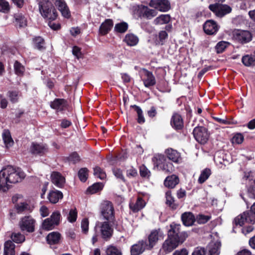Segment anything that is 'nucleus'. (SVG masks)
<instances>
[{
    "instance_id": "f257e3e1",
    "label": "nucleus",
    "mask_w": 255,
    "mask_h": 255,
    "mask_svg": "<svg viewBox=\"0 0 255 255\" xmlns=\"http://www.w3.org/2000/svg\"><path fill=\"white\" fill-rule=\"evenodd\" d=\"M25 176V173L19 168L7 166L0 171V189L6 192L12 184L20 182Z\"/></svg>"
},
{
    "instance_id": "f03ea898",
    "label": "nucleus",
    "mask_w": 255,
    "mask_h": 255,
    "mask_svg": "<svg viewBox=\"0 0 255 255\" xmlns=\"http://www.w3.org/2000/svg\"><path fill=\"white\" fill-rule=\"evenodd\" d=\"M235 223L240 226L245 223H255V202L251 206L250 210L244 212L235 219Z\"/></svg>"
},
{
    "instance_id": "7ed1b4c3",
    "label": "nucleus",
    "mask_w": 255,
    "mask_h": 255,
    "mask_svg": "<svg viewBox=\"0 0 255 255\" xmlns=\"http://www.w3.org/2000/svg\"><path fill=\"white\" fill-rule=\"evenodd\" d=\"M39 10L42 15L47 19L54 20L57 16V12L49 1H42L39 3Z\"/></svg>"
},
{
    "instance_id": "20e7f679",
    "label": "nucleus",
    "mask_w": 255,
    "mask_h": 255,
    "mask_svg": "<svg viewBox=\"0 0 255 255\" xmlns=\"http://www.w3.org/2000/svg\"><path fill=\"white\" fill-rule=\"evenodd\" d=\"M100 212L103 219L113 223L115 220V210L113 204L109 201H103L101 205Z\"/></svg>"
},
{
    "instance_id": "39448f33",
    "label": "nucleus",
    "mask_w": 255,
    "mask_h": 255,
    "mask_svg": "<svg viewBox=\"0 0 255 255\" xmlns=\"http://www.w3.org/2000/svg\"><path fill=\"white\" fill-rule=\"evenodd\" d=\"M186 236V235L183 233L180 235L179 240L168 236V238L162 245L163 250L167 253L171 252L185 241Z\"/></svg>"
},
{
    "instance_id": "423d86ee",
    "label": "nucleus",
    "mask_w": 255,
    "mask_h": 255,
    "mask_svg": "<svg viewBox=\"0 0 255 255\" xmlns=\"http://www.w3.org/2000/svg\"><path fill=\"white\" fill-rule=\"evenodd\" d=\"M209 8L215 14L220 17H222L227 14L230 13L232 8L227 4H223L218 2L209 5Z\"/></svg>"
},
{
    "instance_id": "0eeeda50",
    "label": "nucleus",
    "mask_w": 255,
    "mask_h": 255,
    "mask_svg": "<svg viewBox=\"0 0 255 255\" xmlns=\"http://www.w3.org/2000/svg\"><path fill=\"white\" fill-rule=\"evenodd\" d=\"M61 215L59 211L54 212L50 218L46 219L42 223V228L46 230H52L55 226L58 225L60 220Z\"/></svg>"
},
{
    "instance_id": "6e6552de",
    "label": "nucleus",
    "mask_w": 255,
    "mask_h": 255,
    "mask_svg": "<svg viewBox=\"0 0 255 255\" xmlns=\"http://www.w3.org/2000/svg\"><path fill=\"white\" fill-rule=\"evenodd\" d=\"M95 230L96 232L99 230L102 238L105 240L111 238L113 233V229L109 224V222H98L97 223Z\"/></svg>"
},
{
    "instance_id": "1a4fd4ad",
    "label": "nucleus",
    "mask_w": 255,
    "mask_h": 255,
    "mask_svg": "<svg viewBox=\"0 0 255 255\" xmlns=\"http://www.w3.org/2000/svg\"><path fill=\"white\" fill-rule=\"evenodd\" d=\"M35 220L31 216H25L21 219L19 225L22 231L32 233L35 230Z\"/></svg>"
},
{
    "instance_id": "9d476101",
    "label": "nucleus",
    "mask_w": 255,
    "mask_h": 255,
    "mask_svg": "<svg viewBox=\"0 0 255 255\" xmlns=\"http://www.w3.org/2000/svg\"><path fill=\"white\" fill-rule=\"evenodd\" d=\"M195 139L201 144L205 143L209 137L206 128L204 127H196L193 131Z\"/></svg>"
},
{
    "instance_id": "9b49d317",
    "label": "nucleus",
    "mask_w": 255,
    "mask_h": 255,
    "mask_svg": "<svg viewBox=\"0 0 255 255\" xmlns=\"http://www.w3.org/2000/svg\"><path fill=\"white\" fill-rule=\"evenodd\" d=\"M233 38L240 43H246L252 40V35L249 31L237 30L233 32Z\"/></svg>"
},
{
    "instance_id": "f8f14e48",
    "label": "nucleus",
    "mask_w": 255,
    "mask_h": 255,
    "mask_svg": "<svg viewBox=\"0 0 255 255\" xmlns=\"http://www.w3.org/2000/svg\"><path fill=\"white\" fill-rule=\"evenodd\" d=\"M164 235L160 229L152 231L148 236V248L151 249L157 243L158 240L162 239Z\"/></svg>"
},
{
    "instance_id": "ddd939ff",
    "label": "nucleus",
    "mask_w": 255,
    "mask_h": 255,
    "mask_svg": "<svg viewBox=\"0 0 255 255\" xmlns=\"http://www.w3.org/2000/svg\"><path fill=\"white\" fill-rule=\"evenodd\" d=\"M30 151L33 154L43 155L48 151V148L45 144L32 142L30 147Z\"/></svg>"
},
{
    "instance_id": "4468645a",
    "label": "nucleus",
    "mask_w": 255,
    "mask_h": 255,
    "mask_svg": "<svg viewBox=\"0 0 255 255\" xmlns=\"http://www.w3.org/2000/svg\"><path fill=\"white\" fill-rule=\"evenodd\" d=\"M137 13L140 17L151 19L157 15V12L154 9H151L143 5L138 6Z\"/></svg>"
},
{
    "instance_id": "2eb2a0df",
    "label": "nucleus",
    "mask_w": 255,
    "mask_h": 255,
    "mask_svg": "<svg viewBox=\"0 0 255 255\" xmlns=\"http://www.w3.org/2000/svg\"><path fill=\"white\" fill-rule=\"evenodd\" d=\"M149 5L161 11H167L170 7L168 0H151Z\"/></svg>"
},
{
    "instance_id": "dca6fc26",
    "label": "nucleus",
    "mask_w": 255,
    "mask_h": 255,
    "mask_svg": "<svg viewBox=\"0 0 255 255\" xmlns=\"http://www.w3.org/2000/svg\"><path fill=\"white\" fill-rule=\"evenodd\" d=\"M146 249H150L148 248V244L146 242L144 241H139L137 244L131 246L130 249L131 255H139Z\"/></svg>"
},
{
    "instance_id": "f3484780",
    "label": "nucleus",
    "mask_w": 255,
    "mask_h": 255,
    "mask_svg": "<svg viewBox=\"0 0 255 255\" xmlns=\"http://www.w3.org/2000/svg\"><path fill=\"white\" fill-rule=\"evenodd\" d=\"M170 229L168 231V236L179 240L180 235L184 233L186 235V239L188 237V234L186 232H180V225L172 223L170 225Z\"/></svg>"
},
{
    "instance_id": "a211bd4d",
    "label": "nucleus",
    "mask_w": 255,
    "mask_h": 255,
    "mask_svg": "<svg viewBox=\"0 0 255 255\" xmlns=\"http://www.w3.org/2000/svg\"><path fill=\"white\" fill-rule=\"evenodd\" d=\"M143 76L142 78L143 84L146 87H149L154 86L156 81L153 74L146 69L143 70Z\"/></svg>"
},
{
    "instance_id": "6ab92c4d",
    "label": "nucleus",
    "mask_w": 255,
    "mask_h": 255,
    "mask_svg": "<svg viewBox=\"0 0 255 255\" xmlns=\"http://www.w3.org/2000/svg\"><path fill=\"white\" fill-rule=\"evenodd\" d=\"M203 28L206 33L212 35L217 32L219 27L215 21L213 20H208L205 23Z\"/></svg>"
},
{
    "instance_id": "aec40b11",
    "label": "nucleus",
    "mask_w": 255,
    "mask_h": 255,
    "mask_svg": "<svg viewBox=\"0 0 255 255\" xmlns=\"http://www.w3.org/2000/svg\"><path fill=\"white\" fill-rule=\"evenodd\" d=\"M54 4L58 7L63 16L66 18L69 17L70 15L69 10L64 0H55Z\"/></svg>"
},
{
    "instance_id": "412c9836",
    "label": "nucleus",
    "mask_w": 255,
    "mask_h": 255,
    "mask_svg": "<svg viewBox=\"0 0 255 255\" xmlns=\"http://www.w3.org/2000/svg\"><path fill=\"white\" fill-rule=\"evenodd\" d=\"M113 21L111 19H107L103 22L99 28V32L102 35L107 34L113 26Z\"/></svg>"
},
{
    "instance_id": "4be33fe9",
    "label": "nucleus",
    "mask_w": 255,
    "mask_h": 255,
    "mask_svg": "<svg viewBox=\"0 0 255 255\" xmlns=\"http://www.w3.org/2000/svg\"><path fill=\"white\" fill-rule=\"evenodd\" d=\"M52 183L58 187H62L65 183V178L58 172H53L51 175Z\"/></svg>"
},
{
    "instance_id": "5701e85b",
    "label": "nucleus",
    "mask_w": 255,
    "mask_h": 255,
    "mask_svg": "<svg viewBox=\"0 0 255 255\" xmlns=\"http://www.w3.org/2000/svg\"><path fill=\"white\" fill-rule=\"evenodd\" d=\"M165 152L168 158L175 163H179L181 160L180 153L176 150L168 148Z\"/></svg>"
},
{
    "instance_id": "b1692460",
    "label": "nucleus",
    "mask_w": 255,
    "mask_h": 255,
    "mask_svg": "<svg viewBox=\"0 0 255 255\" xmlns=\"http://www.w3.org/2000/svg\"><path fill=\"white\" fill-rule=\"evenodd\" d=\"M181 219L183 224L186 226H192L196 219L191 212H185L182 214Z\"/></svg>"
},
{
    "instance_id": "393cba45",
    "label": "nucleus",
    "mask_w": 255,
    "mask_h": 255,
    "mask_svg": "<svg viewBox=\"0 0 255 255\" xmlns=\"http://www.w3.org/2000/svg\"><path fill=\"white\" fill-rule=\"evenodd\" d=\"M66 106V101L63 99H56L50 104V107L58 111L64 110Z\"/></svg>"
},
{
    "instance_id": "a878e982",
    "label": "nucleus",
    "mask_w": 255,
    "mask_h": 255,
    "mask_svg": "<svg viewBox=\"0 0 255 255\" xmlns=\"http://www.w3.org/2000/svg\"><path fill=\"white\" fill-rule=\"evenodd\" d=\"M171 125L176 129H181L183 126V120L181 116L178 114H174L171 120Z\"/></svg>"
},
{
    "instance_id": "bb28decb",
    "label": "nucleus",
    "mask_w": 255,
    "mask_h": 255,
    "mask_svg": "<svg viewBox=\"0 0 255 255\" xmlns=\"http://www.w3.org/2000/svg\"><path fill=\"white\" fill-rule=\"evenodd\" d=\"M62 198V193L58 190L51 191L48 195V199L49 202L52 204L57 203L59 200L61 199Z\"/></svg>"
},
{
    "instance_id": "cd10ccee",
    "label": "nucleus",
    "mask_w": 255,
    "mask_h": 255,
    "mask_svg": "<svg viewBox=\"0 0 255 255\" xmlns=\"http://www.w3.org/2000/svg\"><path fill=\"white\" fill-rule=\"evenodd\" d=\"M152 161L155 167L160 169L165 163L166 159L163 154H155L152 158Z\"/></svg>"
},
{
    "instance_id": "c85d7f7f",
    "label": "nucleus",
    "mask_w": 255,
    "mask_h": 255,
    "mask_svg": "<svg viewBox=\"0 0 255 255\" xmlns=\"http://www.w3.org/2000/svg\"><path fill=\"white\" fill-rule=\"evenodd\" d=\"M179 182V179L175 175L168 176L164 180V184L166 187L169 188H174Z\"/></svg>"
},
{
    "instance_id": "c756f323",
    "label": "nucleus",
    "mask_w": 255,
    "mask_h": 255,
    "mask_svg": "<svg viewBox=\"0 0 255 255\" xmlns=\"http://www.w3.org/2000/svg\"><path fill=\"white\" fill-rule=\"evenodd\" d=\"M124 41L128 45L134 46L138 43L139 39L135 35L132 33H128L126 34Z\"/></svg>"
},
{
    "instance_id": "7c9ffc66",
    "label": "nucleus",
    "mask_w": 255,
    "mask_h": 255,
    "mask_svg": "<svg viewBox=\"0 0 255 255\" xmlns=\"http://www.w3.org/2000/svg\"><path fill=\"white\" fill-rule=\"evenodd\" d=\"M145 205V202L141 198L138 197L135 203H130V209L134 212H137L142 209Z\"/></svg>"
},
{
    "instance_id": "2f4dec72",
    "label": "nucleus",
    "mask_w": 255,
    "mask_h": 255,
    "mask_svg": "<svg viewBox=\"0 0 255 255\" xmlns=\"http://www.w3.org/2000/svg\"><path fill=\"white\" fill-rule=\"evenodd\" d=\"M15 245L11 241H6L4 246L3 255H15Z\"/></svg>"
},
{
    "instance_id": "473e14b6",
    "label": "nucleus",
    "mask_w": 255,
    "mask_h": 255,
    "mask_svg": "<svg viewBox=\"0 0 255 255\" xmlns=\"http://www.w3.org/2000/svg\"><path fill=\"white\" fill-rule=\"evenodd\" d=\"M16 211L18 213H26L31 212L32 210V208L28 204L25 203H20L16 206Z\"/></svg>"
},
{
    "instance_id": "72a5a7b5",
    "label": "nucleus",
    "mask_w": 255,
    "mask_h": 255,
    "mask_svg": "<svg viewBox=\"0 0 255 255\" xmlns=\"http://www.w3.org/2000/svg\"><path fill=\"white\" fill-rule=\"evenodd\" d=\"M170 18L169 14H161L154 20V23L156 25L166 24L170 21Z\"/></svg>"
},
{
    "instance_id": "f704fd0d",
    "label": "nucleus",
    "mask_w": 255,
    "mask_h": 255,
    "mask_svg": "<svg viewBox=\"0 0 255 255\" xmlns=\"http://www.w3.org/2000/svg\"><path fill=\"white\" fill-rule=\"evenodd\" d=\"M60 239V234L57 232H52L47 236V241L50 244L58 243Z\"/></svg>"
},
{
    "instance_id": "c9c22d12",
    "label": "nucleus",
    "mask_w": 255,
    "mask_h": 255,
    "mask_svg": "<svg viewBox=\"0 0 255 255\" xmlns=\"http://www.w3.org/2000/svg\"><path fill=\"white\" fill-rule=\"evenodd\" d=\"M2 138L6 147L11 146L13 141L11 137L10 133L8 130H4L2 133Z\"/></svg>"
},
{
    "instance_id": "e433bc0d",
    "label": "nucleus",
    "mask_w": 255,
    "mask_h": 255,
    "mask_svg": "<svg viewBox=\"0 0 255 255\" xmlns=\"http://www.w3.org/2000/svg\"><path fill=\"white\" fill-rule=\"evenodd\" d=\"M221 246V243L219 242H216L213 245H211L209 255H219Z\"/></svg>"
},
{
    "instance_id": "4c0bfd02",
    "label": "nucleus",
    "mask_w": 255,
    "mask_h": 255,
    "mask_svg": "<svg viewBox=\"0 0 255 255\" xmlns=\"http://www.w3.org/2000/svg\"><path fill=\"white\" fill-rule=\"evenodd\" d=\"M128 24L126 22H122L116 24L114 30L119 33H125L128 28Z\"/></svg>"
},
{
    "instance_id": "58836bf2",
    "label": "nucleus",
    "mask_w": 255,
    "mask_h": 255,
    "mask_svg": "<svg viewBox=\"0 0 255 255\" xmlns=\"http://www.w3.org/2000/svg\"><path fill=\"white\" fill-rule=\"evenodd\" d=\"M211 173V170L209 168L203 170L198 178V182L200 184L204 183L209 178Z\"/></svg>"
},
{
    "instance_id": "ea45409f",
    "label": "nucleus",
    "mask_w": 255,
    "mask_h": 255,
    "mask_svg": "<svg viewBox=\"0 0 255 255\" xmlns=\"http://www.w3.org/2000/svg\"><path fill=\"white\" fill-rule=\"evenodd\" d=\"M131 107L134 108V110L137 113L138 116L137 122L139 124L144 123L145 122V119L143 115V112L141 109L139 107L135 105L131 106Z\"/></svg>"
},
{
    "instance_id": "a19ab883",
    "label": "nucleus",
    "mask_w": 255,
    "mask_h": 255,
    "mask_svg": "<svg viewBox=\"0 0 255 255\" xmlns=\"http://www.w3.org/2000/svg\"><path fill=\"white\" fill-rule=\"evenodd\" d=\"M94 175L95 177L101 180L104 179L106 177L105 172L98 166H96L94 168Z\"/></svg>"
},
{
    "instance_id": "79ce46f5",
    "label": "nucleus",
    "mask_w": 255,
    "mask_h": 255,
    "mask_svg": "<svg viewBox=\"0 0 255 255\" xmlns=\"http://www.w3.org/2000/svg\"><path fill=\"white\" fill-rule=\"evenodd\" d=\"M106 255H122L121 251L113 246H109L106 250Z\"/></svg>"
},
{
    "instance_id": "37998d69",
    "label": "nucleus",
    "mask_w": 255,
    "mask_h": 255,
    "mask_svg": "<svg viewBox=\"0 0 255 255\" xmlns=\"http://www.w3.org/2000/svg\"><path fill=\"white\" fill-rule=\"evenodd\" d=\"M103 185L101 183H96L89 187L87 191L91 194H94L102 189Z\"/></svg>"
},
{
    "instance_id": "c03bdc74",
    "label": "nucleus",
    "mask_w": 255,
    "mask_h": 255,
    "mask_svg": "<svg viewBox=\"0 0 255 255\" xmlns=\"http://www.w3.org/2000/svg\"><path fill=\"white\" fill-rule=\"evenodd\" d=\"M230 43L225 41L219 42L215 48L218 53H222L225 49L229 45Z\"/></svg>"
},
{
    "instance_id": "a18cd8bd",
    "label": "nucleus",
    "mask_w": 255,
    "mask_h": 255,
    "mask_svg": "<svg viewBox=\"0 0 255 255\" xmlns=\"http://www.w3.org/2000/svg\"><path fill=\"white\" fill-rule=\"evenodd\" d=\"M11 238L16 243H21L25 241V237L19 233H12Z\"/></svg>"
},
{
    "instance_id": "49530a36",
    "label": "nucleus",
    "mask_w": 255,
    "mask_h": 255,
    "mask_svg": "<svg viewBox=\"0 0 255 255\" xmlns=\"http://www.w3.org/2000/svg\"><path fill=\"white\" fill-rule=\"evenodd\" d=\"M33 42L35 48L39 50L45 48L44 40L41 37H37L34 38Z\"/></svg>"
},
{
    "instance_id": "de8ad7c7",
    "label": "nucleus",
    "mask_w": 255,
    "mask_h": 255,
    "mask_svg": "<svg viewBox=\"0 0 255 255\" xmlns=\"http://www.w3.org/2000/svg\"><path fill=\"white\" fill-rule=\"evenodd\" d=\"M7 96L9 97V100L12 103L18 102L19 93L18 91H9L7 92Z\"/></svg>"
},
{
    "instance_id": "09e8293b",
    "label": "nucleus",
    "mask_w": 255,
    "mask_h": 255,
    "mask_svg": "<svg viewBox=\"0 0 255 255\" xmlns=\"http://www.w3.org/2000/svg\"><path fill=\"white\" fill-rule=\"evenodd\" d=\"M158 40L157 41V44L163 45L168 37V34L164 30L160 31L158 33Z\"/></svg>"
},
{
    "instance_id": "8fccbe9b",
    "label": "nucleus",
    "mask_w": 255,
    "mask_h": 255,
    "mask_svg": "<svg viewBox=\"0 0 255 255\" xmlns=\"http://www.w3.org/2000/svg\"><path fill=\"white\" fill-rule=\"evenodd\" d=\"M211 217L210 215H204L203 214H199L195 218L197 222L199 224H203L206 223L210 219Z\"/></svg>"
},
{
    "instance_id": "3c124183",
    "label": "nucleus",
    "mask_w": 255,
    "mask_h": 255,
    "mask_svg": "<svg viewBox=\"0 0 255 255\" xmlns=\"http://www.w3.org/2000/svg\"><path fill=\"white\" fill-rule=\"evenodd\" d=\"M14 69L16 74L18 75H22L25 70L24 66L17 61L14 64Z\"/></svg>"
},
{
    "instance_id": "603ef678",
    "label": "nucleus",
    "mask_w": 255,
    "mask_h": 255,
    "mask_svg": "<svg viewBox=\"0 0 255 255\" xmlns=\"http://www.w3.org/2000/svg\"><path fill=\"white\" fill-rule=\"evenodd\" d=\"M88 170L86 168H81L78 172V176L80 180L85 182L88 178Z\"/></svg>"
},
{
    "instance_id": "864d4df0",
    "label": "nucleus",
    "mask_w": 255,
    "mask_h": 255,
    "mask_svg": "<svg viewBox=\"0 0 255 255\" xmlns=\"http://www.w3.org/2000/svg\"><path fill=\"white\" fill-rule=\"evenodd\" d=\"M10 9L8 2L5 0H0V12L7 13Z\"/></svg>"
},
{
    "instance_id": "5fc2aeb1",
    "label": "nucleus",
    "mask_w": 255,
    "mask_h": 255,
    "mask_svg": "<svg viewBox=\"0 0 255 255\" xmlns=\"http://www.w3.org/2000/svg\"><path fill=\"white\" fill-rule=\"evenodd\" d=\"M255 59L254 57L246 55L242 58V62L246 66H250L254 64Z\"/></svg>"
},
{
    "instance_id": "6e6d98bb",
    "label": "nucleus",
    "mask_w": 255,
    "mask_h": 255,
    "mask_svg": "<svg viewBox=\"0 0 255 255\" xmlns=\"http://www.w3.org/2000/svg\"><path fill=\"white\" fill-rule=\"evenodd\" d=\"M165 173H170L174 171V168L173 164L171 163L167 162L164 163L160 168Z\"/></svg>"
},
{
    "instance_id": "4d7b16f0",
    "label": "nucleus",
    "mask_w": 255,
    "mask_h": 255,
    "mask_svg": "<svg viewBox=\"0 0 255 255\" xmlns=\"http://www.w3.org/2000/svg\"><path fill=\"white\" fill-rule=\"evenodd\" d=\"M214 161L216 164L219 166L220 167H222L223 165H226V162L227 163L228 161L225 160L224 159L223 156L221 155H216L214 157Z\"/></svg>"
},
{
    "instance_id": "13d9d810",
    "label": "nucleus",
    "mask_w": 255,
    "mask_h": 255,
    "mask_svg": "<svg viewBox=\"0 0 255 255\" xmlns=\"http://www.w3.org/2000/svg\"><path fill=\"white\" fill-rule=\"evenodd\" d=\"M77 217V212L76 211V209H71L69 211V215L68 216L67 219L68 220L71 222L73 223L76 221Z\"/></svg>"
},
{
    "instance_id": "bf43d9fd",
    "label": "nucleus",
    "mask_w": 255,
    "mask_h": 255,
    "mask_svg": "<svg viewBox=\"0 0 255 255\" xmlns=\"http://www.w3.org/2000/svg\"><path fill=\"white\" fill-rule=\"evenodd\" d=\"M166 199L167 204L171 207L172 208H175V206L174 204V199L172 197L171 192L170 191L167 192L166 193Z\"/></svg>"
},
{
    "instance_id": "052dcab7",
    "label": "nucleus",
    "mask_w": 255,
    "mask_h": 255,
    "mask_svg": "<svg viewBox=\"0 0 255 255\" xmlns=\"http://www.w3.org/2000/svg\"><path fill=\"white\" fill-rule=\"evenodd\" d=\"M15 20L17 23H19L20 27H23L26 25V19L21 15H17L15 16Z\"/></svg>"
},
{
    "instance_id": "680f3d73",
    "label": "nucleus",
    "mask_w": 255,
    "mask_h": 255,
    "mask_svg": "<svg viewBox=\"0 0 255 255\" xmlns=\"http://www.w3.org/2000/svg\"><path fill=\"white\" fill-rule=\"evenodd\" d=\"M244 136L241 133L236 134L232 138V142L235 144H241L244 140Z\"/></svg>"
},
{
    "instance_id": "e2e57ef3",
    "label": "nucleus",
    "mask_w": 255,
    "mask_h": 255,
    "mask_svg": "<svg viewBox=\"0 0 255 255\" xmlns=\"http://www.w3.org/2000/svg\"><path fill=\"white\" fill-rule=\"evenodd\" d=\"M140 174L142 177H148L150 175V171L144 165L140 167Z\"/></svg>"
},
{
    "instance_id": "0e129e2a",
    "label": "nucleus",
    "mask_w": 255,
    "mask_h": 255,
    "mask_svg": "<svg viewBox=\"0 0 255 255\" xmlns=\"http://www.w3.org/2000/svg\"><path fill=\"white\" fill-rule=\"evenodd\" d=\"M113 172L114 175L119 179H121L123 181H125V178L123 175L122 170L119 168H115L113 169Z\"/></svg>"
},
{
    "instance_id": "69168bd1",
    "label": "nucleus",
    "mask_w": 255,
    "mask_h": 255,
    "mask_svg": "<svg viewBox=\"0 0 255 255\" xmlns=\"http://www.w3.org/2000/svg\"><path fill=\"white\" fill-rule=\"evenodd\" d=\"M81 228L84 233H87L89 229V221L87 219H84L81 222Z\"/></svg>"
},
{
    "instance_id": "338daca9",
    "label": "nucleus",
    "mask_w": 255,
    "mask_h": 255,
    "mask_svg": "<svg viewBox=\"0 0 255 255\" xmlns=\"http://www.w3.org/2000/svg\"><path fill=\"white\" fill-rule=\"evenodd\" d=\"M137 174L136 170L133 168L130 167L127 171V175L128 177H134Z\"/></svg>"
},
{
    "instance_id": "774afa93",
    "label": "nucleus",
    "mask_w": 255,
    "mask_h": 255,
    "mask_svg": "<svg viewBox=\"0 0 255 255\" xmlns=\"http://www.w3.org/2000/svg\"><path fill=\"white\" fill-rule=\"evenodd\" d=\"M192 255H206V251L203 248H196L192 253Z\"/></svg>"
}]
</instances>
